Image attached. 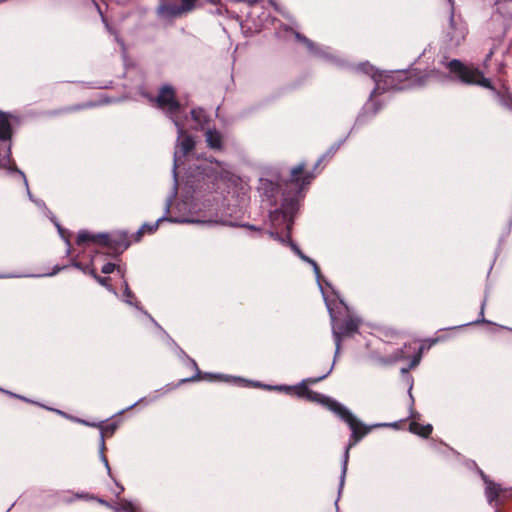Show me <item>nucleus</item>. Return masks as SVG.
Wrapping results in <instances>:
<instances>
[{
    "label": "nucleus",
    "instance_id": "0eeeda50",
    "mask_svg": "<svg viewBox=\"0 0 512 512\" xmlns=\"http://www.w3.org/2000/svg\"><path fill=\"white\" fill-rule=\"evenodd\" d=\"M95 256V254H89V261L83 262L82 260H80V255L78 254L76 258L73 259L72 265L82 270L85 274L93 276L101 285H106L107 281H109V278L100 277L96 274V270L93 266Z\"/></svg>",
    "mask_w": 512,
    "mask_h": 512
},
{
    "label": "nucleus",
    "instance_id": "aec40b11",
    "mask_svg": "<svg viewBox=\"0 0 512 512\" xmlns=\"http://www.w3.org/2000/svg\"><path fill=\"white\" fill-rule=\"evenodd\" d=\"M297 254L305 261H307L308 263H310L313 267H314V271L316 272V274H319L320 273V269H319V266L317 265V263L308 258L307 256L303 255L299 250H296Z\"/></svg>",
    "mask_w": 512,
    "mask_h": 512
},
{
    "label": "nucleus",
    "instance_id": "bb28decb",
    "mask_svg": "<svg viewBox=\"0 0 512 512\" xmlns=\"http://www.w3.org/2000/svg\"><path fill=\"white\" fill-rule=\"evenodd\" d=\"M403 358V353L399 352L397 355L393 358V361H397Z\"/></svg>",
    "mask_w": 512,
    "mask_h": 512
},
{
    "label": "nucleus",
    "instance_id": "5701e85b",
    "mask_svg": "<svg viewBox=\"0 0 512 512\" xmlns=\"http://www.w3.org/2000/svg\"><path fill=\"white\" fill-rule=\"evenodd\" d=\"M494 52H495V47L491 48L489 53L487 54V56H486V58H485V60L483 62V65H484L485 68L488 67V62L491 60Z\"/></svg>",
    "mask_w": 512,
    "mask_h": 512
},
{
    "label": "nucleus",
    "instance_id": "f257e3e1",
    "mask_svg": "<svg viewBox=\"0 0 512 512\" xmlns=\"http://www.w3.org/2000/svg\"><path fill=\"white\" fill-rule=\"evenodd\" d=\"M134 242V234L129 235L126 232L107 234L82 230L76 238L79 254L89 253L97 255L102 253L115 256L123 253Z\"/></svg>",
    "mask_w": 512,
    "mask_h": 512
},
{
    "label": "nucleus",
    "instance_id": "4be33fe9",
    "mask_svg": "<svg viewBox=\"0 0 512 512\" xmlns=\"http://www.w3.org/2000/svg\"><path fill=\"white\" fill-rule=\"evenodd\" d=\"M115 268H116V265H115V264H113V263H106V264L102 267L101 271H102V273H104V274H110V273H112V272L115 270Z\"/></svg>",
    "mask_w": 512,
    "mask_h": 512
},
{
    "label": "nucleus",
    "instance_id": "20e7f679",
    "mask_svg": "<svg viewBox=\"0 0 512 512\" xmlns=\"http://www.w3.org/2000/svg\"><path fill=\"white\" fill-rule=\"evenodd\" d=\"M385 77L386 82L390 84L391 88L405 89L424 86L432 79H439L440 72L435 69L425 72L410 69L408 71L390 72Z\"/></svg>",
    "mask_w": 512,
    "mask_h": 512
},
{
    "label": "nucleus",
    "instance_id": "1a4fd4ad",
    "mask_svg": "<svg viewBox=\"0 0 512 512\" xmlns=\"http://www.w3.org/2000/svg\"><path fill=\"white\" fill-rule=\"evenodd\" d=\"M312 178H313V175L311 173L305 171V166L303 164H300L291 170L290 181L297 186H303L305 184H309L311 182Z\"/></svg>",
    "mask_w": 512,
    "mask_h": 512
},
{
    "label": "nucleus",
    "instance_id": "9b49d317",
    "mask_svg": "<svg viewBox=\"0 0 512 512\" xmlns=\"http://www.w3.org/2000/svg\"><path fill=\"white\" fill-rule=\"evenodd\" d=\"M12 137L11 115L0 111V141H10Z\"/></svg>",
    "mask_w": 512,
    "mask_h": 512
},
{
    "label": "nucleus",
    "instance_id": "2eb2a0df",
    "mask_svg": "<svg viewBox=\"0 0 512 512\" xmlns=\"http://www.w3.org/2000/svg\"><path fill=\"white\" fill-rule=\"evenodd\" d=\"M206 141L211 148H221L222 137L221 134L215 130H208L206 132Z\"/></svg>",
    "mask_w": 512,
    "mask_h": 512
},
{
    "label": "nucleus",
    "instance_id": "ddd939ff",
    "mask_svg": "<svg viewBox=\"0 0 512 512\" xmlns=\"http://www.w3.org/2000/svg\"><path fill=\"white\" fill-rule=\"evenodd\" d=\"M160 224V219H157L153 224H143L136 233H134V241L139 242L145 234H153L157 231Z\"/></svg>",
    "mask_w": 512,
    "mask_h": 512
},
{
    "label": "nucleus",
    "instance_id": "6e6552de",
    "mask_svg": "<svg viewBox=\"0 0 512 512\" xmlns=\"http://www.w3.org/2000/svg\"><path fill=\"white\" fill-rule=\"evenodd\" d=\"M180 109V105L175 98V92L172 87L162 86V110H166L171 117H174Z\"/></svg>",
    "mask_w": 512,
    "mask_h": 512
},
{
    "label": "nucleus",
    "instance_id": "f3484780",
    "mask_svg": "<svg viewBox=\"0 0 512 512\" xmlns=\"http://www.w3.org/2000/svg\"><path fill=\"white\" fill-rule=\"evenodd\" d=\"M101 429V444L104 445V437L105 435H112L116 429L114 424L100 425Z\"/></svg>",
    "mask_w": 512,
    "mask_h": 512
},
{
    "label": "nucleus",
    "instance_id": "412c9836",
    "mask_svg": "<svg viewBox=\"0 0 512 512\" xmlns=\"http://www.w3.org/2000/svg\"><path fill=\"white\" fill-rule=\"evenodd\" d=\"M124 285H125V289H124L125 300L129 304H132V299H134L135 296L133 295L132 291L129 289L127 282H125Z\"/></svg>",
    "mask_w": 512,
    "mask_h": 512
},
{
    "label": "nucleus",
    "instance_id": "c756f323",
    "mask_svg": "<svg viewBox=\"0 0 512 512\" xmlns=\"http://www.w3.org/2000/svg\"><path fill=\"white\" fill-rule=\"evenodd\" d=\"M417 363H418V360H415V361H413V364H412V365L414 366V365H416Z\"/></svg>",
    "mask_w": 512,
    "mask_h": 512
},
{
    "label": "nucleus",
    "instance_id": "6ab92c4d",
    "mask_svg": "<svg viewBox=\"0 0 512 512\" xmlns=\"http://www.w3.org/2000/svg\"><path fill=\"white\" fill-rule=\"evenodd\" d=\"M297 254L305 261H307L308 263H310L313 267H314V271L316 272V274H319L320 273V269H319V266L317 265V263L308 258L307 256L303 255L299 250H296Z\"/></svg>",
    "mask_w": 512,
    "mask_h": 512
},
{
    "label": "nucleus",
    "instance_id": "b1692460",
    "mask_svg": "<svg viewBox=\"0 0 512 512\" xmlns=\"http://www.w3.org/2000/svg\"><path fill=\"white\" fill-rule=\"evenodd\" d=\"M497 73L500 75L505 74V64L504 63H500L498 65Z\"/></svg>",
    "mask_w": 512,
    "mask_h": 512
},
{
    "label": "nucleus",
    "instance_id": "7ed1b4c3",
    "mask_svg": "<svg viewBox=\"0 0 512 512\" xmlns=\"http://www.w3.org/2000/svg\"><path fill=\"white\" fill-rule=\"evenodd\" d=\"M446 67L463 83L475 84L495 91L500 104L504 107L512 108V95L508 91H496L491 85L490 80L485 78L478 68L473 65L464 64L457 59L448 62Z\"/></svg>",
    "mask_w": 512,
    "mask_h": 512
},
{
    "label": "nucleus",
    "instance_id": "a211bd4d",
    "mask_svg": "<svg viewBox=\"0 0 512 512\" xmlns=\"http://www.w3.org/2000/svg\"><path fill=\"white\" fill-rule=\"evenodd\" d=\"M357 330V323L353 320L347 321L341 328L342 334H348Z\"/></svg>",
    "mask_w": 512,
    "mask_h": 512
},
{
    "label": "nucleus",
    "instance_id": "4468645a",
    "mask_svg": "<svg viewBox=\"0 0 512 512\" xmlns=\"http://www.w3.org/2000/svg\"><path fill=\"white\" fill-rule=\"evenodd\" d=\"M409 430L421 437H428L432 433L433 428L430 424L423 425L419 422L412 421L409 424Z\"/></svg>",
    "mask_w": 512,
    "mask_h": 512
},
{
    "label": "nucleus",
    "instance_id": "a878e982",
    "mask_svg": "<svg viewBox=\"0 0 512 512\" xmlns=\"http://www.w3.org/2000/svg\"><path fill=\"white\" fill-rule=\"evenodd\" d=\"M297 38H298L299 40L303 41L304 43H306V44H308V45H311V42H310L307 38H305V37H303V36H300L299 34H297Z\"/></svg>",
    "mask_w": 512,
    "mask_h": 512
},
{
    "label": "nucleus",
    "instance_id": "dca6fc26",
    "mask_svg": "<svg viewBox=\"0 0 512 512\" xmlns=\"http://www.w3.org/2000/svg\"><path fill=\"white\" fill-rule=\"evenodd\" d=\"M195 142L189 135H182L180 138V148L184 155H188L194 148Z\"/></svg>",
    "mask_w": 512,
    "mask_h": 512
},
{
    "label": "nucleus",
    "instance_id": "f8f14e48",
    "mask_svg": "<svg viewBox=\"0 0 512 512\" xmlns=\"http://www.w3.org/2000/svg\"><path fill=\"white\" fill-rule=\"evenodd\" d=\"M140 94L147 102L156 108H160V89L156 88L151 92L146 91L145 87L140 88Z\"/></svg>",
    "mask_w": 512,
    "mask_h": 512
},
{
    "label": "nucleus",
    "instance_id": "f03ea898",
    "mask_svg": "<svg viewBox=\"0 0 512 512\" xmlns=\"http://www.w3.org/2000/svg\"><path fill=\"white\" fill-rule=\"evenodd\" d=\"M296 392L301 397H306L314 401H320L327 404L328 408L338 415L344 422L348 424L352 431L351 442L346 449V456L348 457L349 449L359 442L365 435L368 434L369 428L361 423L346 407L339 402L323 395L311 391L306 385H300L296 388Z\"/></svg>",
    "mask_w": 512,
    "mask_h": 512
},
{
    "label": "nucleus",
    "instance_id": "393cba45",
    "mask_svg": "<svg viewBox=\"0 0 512 512\" xmlns=\"http://www.w3.org/2000/svg\"><path fill=\"white\" fill-rule=\"evenodd\" d=\"M334 336H335V339H336L337 349H339L340 341H341L339 332L334 331Z\"/></svg>",
    "mask_w": 512,
    "mask_h": 512
},
{
    "label": "nucleus",
    "instance_id": "cd10ccee",
    "mask_svg": "<svg viewBox=\"0 0 512 512\" xmlns=\"http://www.w3.org/2000/svg\"><path fill=\"white\" fill-rule=\"evenodd\" d=\"M502 2H509V3H512V0H496V4L499 5L501 4Z\"/></svg>",
    "mask_w": 512,
    "mask_h": 512
},
{
    "label": "nucleus",
    "instance_id": "9d476101",
    "mask_svg": "<svg viewBox=\"0 0 512 512\" xmlns=\"http://www.w3.org/2000/svg\"><path fill=\"white\" fill-rule=\"evenodd\" d=\"M485 483V493L490 503L498 502L500 501L501 497L506 496L507 490L503 489L500 485L488 480H485Z\"/></svg>",
    "mask_w": 512,
    "mask_h": 512
},
{
    "label": "nucleus",
    "instance_id": "39448f33",
    "mask_svg": "<svg viewBox=\"0 0 512 512\" xmlns=\"http://www.w3.org/2000/svg\"><path fill=\"white\" fill-rule=\"evenodd\" d=\"M199 0H171L165 6H162V13L172 17L182 16L194 10Z\"/></svg>",
    "mask_w": 512,
    "mask_h": 512
},
{
    "label": "nucleus",
    "instance_id": "423d86ee",
    "mask_svg": "<svg viewBox=\"0 0 512 512\" xmlns=\"http://www.w3.org/2000/svg\"><path fill=\"white\" fill-rule=\"evenodd\" d=\"M467 32V26L462 21V19L455 18V16L452 14L447 30V36L449 37L450 41L455 45H459L465 40Z\"/></svg>",
    "mask_w": 512,
    "mask_h": 512
},
{
    "label": "nucleus",
    "instance_id": "c85d7f7f",
    "mask_svg": "<svg viewBox=\"0 0 512 512\" xmlns=\"http://www.w3.org/2000/svg\"><path fill=\"white\" fill-rule=\"evenodd\" d=\"M99 502H100L101 504H103V505L109 506V505H108V503H107L106 501H104V500H99Z\"/></svg>",
    "mask_w": 512,
    "mask_h": 512
}]
</instances>
